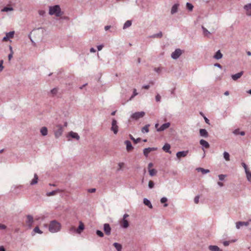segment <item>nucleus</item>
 <instances>
[{"instance_id":"f704fd0d","label":"nucleus","mask_w":251,"mask_h":251,"mask_svg":"<svg viewBox=\"0 0 251 251\" xmlns=\"http://www.w3.org/2000/svg\"><path fill=\"white\" fill-rule=\"evenodd\" d=\"M14 9L12 7H4L3 9H1V12H8V11H13Z\"/></svg>"},{"instance_id":"dca6fc26","label":"nucleus","mask_w":251,"mask_h":251,"mask_svg":"<svg viewBox=\"0 0 251 251\" xmlns=\"http://www.w3.org/2000/svg\"><path fill=\"white\" fill-rule=\"evenodd\" d=\"M200 134L201 136L207 138L208 136V133L205 129H200Z\"/></svg>"},{"instance_id":"7c9ffc66","label":"nucleus","mask_w":251,"mask_h":251,"mask_svg":"<svg viewBox=\"0 0 251 251\" xmlns=\"http://www.w3.org/2000/svg\"><path fill=\"white\" fill-rule=\"evenodd\" d=\"M60 192V190L59 189H56V190L52 191L51 192L47 193V196H53V195H55L57 192Z\"/></svg>"},{"instance_id":"2f4dec72","label":"nucleus","mask_w":251,"mask_h":251,"mask_svg":"<svg viewBox=\"0 0 251 251\" xmlns=\"http://www.w3.org/2000/svg\"><path fill=\"white\" fill-rule=\"evenodd\" d=\"M150 126V125L149 124L146 125L145 126H144L143 127H142V130H141L142 132L143 133L149 132V127Z\"/></svg>"},{"instance_id":"f8f14e48","label":"nucleus","mask_w":251,"mask_h":251,"mask_svg":"<svg viewBox=\"0 0 251 251\" xmlns=\"http://www.w3.org/2000/svg\"><path fill=\"white\" fill-rule=\"evenodd\" d=\"M157 150L156 148H145L143 151V153L146 157H148L149 153L152 151Z\"/></svg>"},{"instance_id":"0e129e2a","label":"nucleus","mask_w":251,"mask_h":251,"mask_svg":"<svg viewBox=\"0 0 251 251\" xmlns=\"http://www.w3.org/2000/svg\"><path fill=\"white\" fill-rule=\"evenodd\" d=\"M111 28V26L110 25H106L104 27V29L105 30H108V29H109L110 28Z\"/></svg>"},{"instance_id":"cd10ccee","label":"nucleus","mask_w":251,"mask_h":251,"mask_svg":"<svg viewBox=\"0 0 251 251\" xmlns=\"http://www.w3.org/2000/svg\"><path fill=\"white\" fill-rule=\"evenodd\" d=\"M198 172H201L202 174H205L209 173L210 171L208 169H205L202 168H198L197 169Z\"/></svg>"},{"instance_id":"39448f33","label":"nucleus","mask_w":251,"mask_h":251,"mask_svg":"<svg viewBox=\"0 0 251 251\" xmlns=\"http://www.w3.org/2000/svg\"><path fill=\"white\" fill-rule=\"evenodd\" d=\"M182 53V50L179 49H177L172 53L171 57L173 59L176 60L180 57Z\"/></svg>"},{"instance_id":"20e7f679","label":"nucleus","mask_w":251,"mask_h":251,"mask_svg":"<svg viewBox=\"0 0 251 251\" xmlns=\"http://www.w3.org/2000/svg\"><path fill=\"white\" fill-rule=\"evenodd\" d=\"M145 115V113L144 111L137 112L133 113L131 115V118L135 120H137L143 117Z\"/></svg>"},{"instance_id":"423d86ee","label":"nucleus","mask_w":251,"mask_h":251,"mask_svg":"<svg viewBox=\"0 0 251 251\" xmlns=\"http://www.w3.org/2000/svg\"><path fill=\"white\" fill-rule=\"evenodd\" d=\"M111 125V130L114 134H116L118 132V126L117 125V122L115 119L112 120Z\"/></svg>"},{"instance_id":"864d4df0","label":"nucleus","mask_w":251,"mask_h":251,"mask_svg":"<svg viewBox=\"0 0 251 251\" xmlns=\"http://www.w3.org/2000/svg\"><path fill=\"white\" fill-rule=\"evenodd\" d=\"M155 100L157 102H159L161 100V96L158 94L155 96Z\"/></svg>"},{"instance_id":"393cba45","label":"nucleus","mask_w":251,"mask_h":251,"mask_svg":"<svg viewBox=\"0 0 251 251\" xmlns=\"http://www.w3.org/2000/svg\"><path fill=\"white\" fill-rule=\"evenodd\" d=\"M170 148H171V146H170V145L168 144V143H166L164 145V146L163 147V148L162 149L165 151H166V152H168V153H171V151H170Z\"/></svg>"},{"instance_id":"c9c22d12","label":"nucleus","mask_w":251,"mask_h":251,"mask_svg":"<svg viewBox=\"0 0 251 251\" xmlns=\"http://www.w3.org/2000/svg\"><path fill=\"white\" fill-rule=\"evenodd\" d=\"M130 138L132 140L134 143L137 144L141 141L140 138H138L137 139H135L131 135H129Z\"/></svg>"},{"instance_id":"bb28decb","label":"nucleus","mask_w":251,"mask_h":251,"mask_svg":"<svg viewBox=\"0 0 251 251\" xmlns=\"http://www.w3.org/2000/svg\"><path fill=\"white\" fill-rule=\"evenodd\" d=\"M40 132H41V134L44 136L47 135V134H48L47 128L45 126L42 127L40 129Z\"/></svg>"},{"instance_id":"0eeeda50","label":"nucleus","mask_w":251,"mask_h":251,"mask_svg":"<svg viewBox=\"0 0 251 251\" xmlns=\"http://www.w3.org/2000/svg\"><path fill=\"white\" fill-rule=\"evenodd\" d=\"M250 222H251V219H250L247 222H237L236 223V227L237 229H239L241 226H248Z\"/></svg>"},{"instance_id":"052dcab7","label":"nucleus","mask_w":251,"mask_h":251,"mask_svg":"<svg viewBox=\"0 0 251 251\" xmlns=\"http://www.w3.org/2000/svg\"><path fill=\"white\" fill-rule=\"evenodd\" d=\"M96 190L95 188H92V189H88V191L89 193H94L96 191Z\"/></svg>"},{"instance_id":"3c124183","label":"nucleus","mask_w":251,"mask_h":251,"mask_svg":"<svg viewBox=\"0 0 251 251\" xmlns=\"http://www.w3.org/2000/svg\"><path fill=\"white\" fill-rule=\"evenodd\" d=\"M162 70V68H160V67H158V68H154V71L155 72H156L158 74H160L161 71Z\"/></svg>"},{"instance_id":"69168bd1","label":"nucleus","mask_w":251,"mask_h":251,"mask_svg":"<svg viewBox=\"0 0 251 251\" xmlns=\"http://www.w3.org/2000/svg\"><path fill=\"white\" fill-rule=\"evenodd\" d=\"M129 217V215L127 214H125L123 216V219H126V218Z\"/></svg>"},{"instance_id":"13d9d810","label":"nucleus","mask_w":251,"mask_h":251,"mask_svg":"<svg viewBox=\"0 0 251 251\" xmlns=\"http://www.w3.org/2000/svg\"><path fill=\"white\" fill-rule=\"evenodd\" d=\"M214 66L215 67H217L220 69H222V66L219 63H217L214 64Z\"/></svg>"},{"instance_id":"f03ea898","label":"nucleus","mask_w":251,"mask_h":251,"mask_svg":"<svg viewBox=\"0 0 251 251\" xmlns=\"http://www.w3.org/2000/svg\"><path fill=\"white\" fill-rule=\"evenodd\" d=\"M49 14L50 15H55L56 17H59L62 15L61 8L58 5H55L53 6H50L49 8Z\"/></svg>"},{"instance_id":"7ed1b4c3","label":"nucleus","mask_w":251,"mask_h":251,"mask_svg":"<svg viewBox=\"0 0 251 251\" xmlns=\"http://www.w3.org/2000/svg\"><path fill=\"white\" fill-rule=\"evenodd\" d=\"M63 129L62 125H57L53 129L54 136L56 138H58L60 137L63 133Z\"/></svg>"},{"instance_id":"6e6552de","label":"nucleus","mask_w":251,"mask_h":251,"mask_svg":"<svg viewBox=\"0 0 251 251\" xmlns=\"http://www.w3.org/2000/svg\"><path fill=\"white\" fill-rule=\"evenodd\" d=\"M103 230L105 233L107 235H109L111 234V228L109 224H104L103 225Z\"/></svg>"},{"instance_id":"72a5a7b5","label":"nucleus","mask_w":251,"mask_h":251,"mask_svg":"<svg viewBox=\"0 0 251 251\" xmlns=\"http://www.w3.org/2000/svg\"><path fill=\"white\" fill-rule=\"evenodd\" d=\"M113 246L116 248L117 251L122 250V246L119 243H114L113 244Z\"/></svg>"},{"instance_id":"8fccbe9b","label":"nucleus","mask_w":251,"mask_h":251,"mask_svg":"<svg viewBox=\"0 0 251 251\" xmlns=\"http://www.w3.org/2000/svg\"><path fill=\"white\" fill-rule=\"evenodd\" d=\"M242 165L244 167L246 173L249 171L248 169L247 165L245 163L243 162L242 163Z\"/></svg>"},{"instance_id":"4468645a","label":"nucleus","mask_w":251,"mask_h":251,"mask_svg":"<svg viewBox=\"0 0 251 251\" xmlns=\"http://www.w3.org/2000/svg\"><path fill=\"white\" fill-rule=\"evenodd\" d=\"M243 75V72L241 71L237 74L231 75V78L233 80H237L240 78Z\"/></svg>"},{"instance_id":"b1692460","label":"nucleus","mask_w":251,"mask_h":251,"mask_svg":"<svg viewBox=\"0 0 251 251\" xmlns=\"http://www.w3.org/2000/svg\"><path fill=\"white\" fill-rule=\"evenodd\" d=\"M121 226L124 228H126L129 226V223L127 220L122 219Z\"/></svg>"},{"instance_id":"bf43d9fd","label":"nucleus","mask_w":251,"mask_h":251,"mask_svg":"<svg viewBox=\"0 0 251 251\" xmlns=\"http://www.w3.org/2000/svg\"><path fill=\"white\" fill-rule=\"evenodd\" d=\"M6 228V226H5L4 225L0 224V229H5Z\"/></svg>"},{"instance_id":"9b49d317","label":"nucleus","mask_w":251,"mask_h":251,"mask_svg":"<svg viewBox=\"0 0 251 251\" xmlns=\"http://www.w3.org/2000/svg\"><path fill=\"white\" fill-rule=\"evenodd\" d=\"M170 123L169 122L165 123L163 124L160 127L158 128H157V131L158 132H160L164 131V130L166 129L167 128H169L170 126Z\"/></svg>"},{"instance_id":"1a4fd4ad","label":"nucleus","mask_w":251,"mask_h":251,"mask_svg":"<svg viewBox=\"0 0 251 251\" xmlns=\"http://www.w3.org/2000/svg\"><path fill=\"white\" fill-rule=\"evenodd\" d=\"M244 9L246 11V15L248 16H251V3L244 5Z\"/></svg>"},{"instance_id":"603ef678","label":"nucleus","mask_w":251,"mask_h":251,"mask_svg":"<svg viewBox=\"0 0 251 251\" xmlns=\"http://www.w3.org/2000/svg\"><path fill=\"white\" fill-rule=\"evenodd\" d=\"M124 166V163L123 162L119 163L118 164L119 168L117 169V171H119L121 170L122 168Z\"/></svg>"},{"instance_id":"ddd939ff","label":"nucleus","mask_w":251,"mask_h":251,"mask_svg":"<svg viewBox=\"0 0 251 251\" xmlns=\"http://www.w3.org/2000/svg\"><path fill=\"white\" fill-rule=\"evenodd\" d=\"M79 225L78 228L76 229V232L78 234H80L84 229V226L81 221H79Z\"/></svg>"},{"instance_id":"9d476101","label":"nucleus","mask_w":251,"mask_h":251,"mask_svg":"<svg viewBox=\"0 0 251 251\" xmlns=\"http://www.w3.org/2000/svg\"><path fill=\"white\" fill-rule=\"evenodd\" d=\"M188 151H178L176 153V156L178 158H180L181 157H184L186 156L188 153Z\"/></svg>"},{"instance_id":"49530a36","label":"nucleus","mask_w":251,"mask_h":251,"mask_svg":"<svg viewBox=\"0 0 251 251\" xmlns=\"http://www.w3.org/2000/svg\"><path fill=\"white\" fill-rule=\"evenodd\" d=\"M154 184L152 181H151V180L149 181V184H148V186H149V188H150V189L153 188L154 187Z\"/></svg>"},{"instance_id":"4c0bfd02","label":"nucleus","mask_w":251,"mask_h":251,"mask_svg":"<svg viewBox=\"0 0 251 251\" xmlns=\"http://www.w3.org/2000/svg\"><path fill=\"white\" fill-rule=\"evenodd\" d=\"M223 155H224V157L226 161H229L230 160L229 154L227 152L225 151L223 153Z\"/></svg>"},{"instance_id":"de8ad7c7","label":"nucleus","mask_w":251,"mask_h":251,"mask_svg":"<svg viewBox=\"0 0 251 251\" xmlns=\"http://www.w3.org/2000/svg\"><path fill=\"white\" fill-rule=\"evenodd\" d=\"M226 176L225 175H219L218 176L219 180L221 181L224 180Z\"/></svg>"},{"instance_id":"412c9836","label":"nucleus","mask_w":251,"mask_h":251,"mask_svg":"<svg viewBox=\"0 0 251 251\" xmlns=\"http://www.w3.org/2000/svg\"><path fill=\"white\" fill-rule=\"evenodd\" d=\"M69 136L72 138L75 139L77 140H78L80 138L78 134L77 133L74 132L73 131H71L69 132Z\"/></svg>"},{"instance_id":"4be33fe9","label":"nucleus","mask_w":251,"mask_h":251,"mask_svg":"<svg viewBox=\"0 0 251 251\" xmlns=\"http://www.w3.org/2000/svg\"><path fill=\"white\" fill-rule=\"evenodd\" d=\"M143 203L145 205L148 206L150 208H152V205L150 201L148 199L144 198L143 200Z\"/></svg>"},{"instance_id":"a211bd4d","label":"nucleus","mask_w":251,"mask_h":251,"mask_svg":"<svg viewBox=\"0 0 251 251\" xmlns=\"http://www.w3.org/2000/svg\"><path fill=\"white\" fill-rule=\"evenodd\" d=\"M33 223V217L31 215H28L27 216V221L26 223L28 224V225L31 227L32 224Z\"/></svg>"},{"instance_id":"5701e85b","label":"nucleus","mask_w":251,"mask_h":251,"mask_svg":"<svg viewBox=\"0 0 251 251\" xmlns=\"http://www.w3.org/2000/svg\"><path fill=\"white\" fill-rule=\"evenodd\" d=\"M223 57V54L221 52L220 50H218L216 52V53L215 54V55H214L213 57L217 59V60H219V59H220L222 58Z\"/></svg>"},{"instance_id":"a18cd8bd","label":"nucleus","mask_w":251,"mask_h":251,"mask_svg":"<svg viewBox=\"0 0 251 251\" xmlns=\"http://www.w3.org/2000/svg\"><path fill=\"white\" fill-rule=\"evenodd\" d=\"M137 95H138V93L136 92V89H134L133 94L130 98L129 100H131L135 96H137Z\"/></svg>"},{"instance_id":"2eb2a0df","label":"nucleus","mask_w":251,"mask_h":251,"mask_svg":"<svg viewBox=\"0 0 251 251\" xmlns=\"http://www.w3.org/2000/svg\"><path fill=\"white\" fill-rule=\"evenodd\" d=\"M125 144L126 145V149L128 151H131L133 149V148L131 145V143L129 141H128V140L125 141Z\"/></svg>"},{"instance_id":"37998d69","label":"nucleus","mask_w":251,"mask_h":251,"mask_svg":"<svg viewBox=\"0 0 251 251\" xmlns=\"http://www.w3.org/2000/svg\"><path fill=\"white\" fill-rule=\"evenodd\" d=\"M33 231L36 232V233H39V234H41L42 233V231L39 229V227L38 226H36L34 229H33Z\"/></svg>"},{"instance_id":"5fc2aeb1","label":"nucleus","mask_w":251,"mask_h":251,"mask_svg":"<svg viewBox=\"0 0 251 251\" xmlns=\"http://www.w3.org/2000/svg\"><path fill=\"white\" fill-rule=\"evenodd\" d=\"M199 196H197L195 197V198H194V202L196 203H198L199 201Z\"/></svg>"},{"instance_id":"f3484780","label":"nucleus","mask_w":251,"mask_h":251,"mask_svg":"<svg viewBox=\"0 0 251 251\" xmlns=\"http://www.w3.org/2000/svg\"><path fill=\"white\" fill-rule=\"evenodd\" d=\"M200 144L205 148L208 149L209 148L210 145L205 140L203 139H201L200 141Z\"/></svg>"},{"instance_id":"c756f323","label":"nucleus","mask_w":251,"mask_h":251,"mask_svg":"<svg viewBox=\"0 0 251 251\" xmlns=\"http://www.w3.org/2000/svg\"><path fill=\"white\" fill-rule=\"evenodd\" d=\"M58 89L57 88H54L50 91V94L52 97L55 96L58 92Z\"/></svg>"},{"instance_id":"58836bf2","label":"nucleus","mask_w":251,"mask_h":251,"mask_svg":"<svg viewBox=\"0 0 251 251\" xmlns=\"http://www.w3.org/2000/svg\"><path fill=\"white\" fill-rule=\"evenodd\" d=\"M15 32L14 31H10L6 33V35L8 37V38H12L13 37Z\"/></svg>"},{"instance_id":"6ab92c4d","label":"nucleus","mask_w":251,"mask_h":251,"mask_svg":"<svg viewBox=\"0 0 251 251\" xmlns=\"http://www.w3.org/2000/svg\"><path fill=\"white\" fill-rule=\"evenodd\" d=\"M208 249L210 251H223L220 249L217 246L215 245H210L208 246Z\"/></svg>"},{"instance_id":"aec40b11","label":"nucleus","mask_w":251,"mask_h":251,"mask_svg":"<svg viewBox=\"0 0 251 251\" xmlns=\"http://www.w3.org/2000/svg\"><path fill=\"white\" fill-rule=\"evenodd\" d=\"M179 6V4L176 3L172 7L171 13L172 14H174L175 13L177 12L178 7Z\"/></svg>"},{"instance_id":"c03bdc74","label":"nucleus","mask_w":251,"mask_h":251,"mask_svg":"<svg viewBox=\"0 0 251 251\" xmlns=\"http://www.w3.org/2000/svg\"><path fill=\"white\" fill-rule=\"evenodd\" d=\"M96 234H97V235L98 236H100V237H102L104 236V234H103V232L101 231L100 230H97L96 231Z\"/></svg>"},{"instance_id":"680f3d73","label":"nucleus","mask_w":251,"mask_h":251,"mask_svg":"<svg viewBox=\"0 0 251 251\" xmlns=\"http://www.w3.org/2000/svg\"><path fill=\"white\" fill-rule=\"evenodd\" d=\"M229 241H226L223 242V245L225 246H228L229 245Z\"/></svg>"},{"instance_id":"f257e3e1","label":"nucleus","mask_w":251,"mask_h":251,"mask_svg":"<svg viewBox=\"0 0 251 251\" xmlns=\"http://www.w3.org/2000/svg\"><path fill=\"white\" fill-rule=\"evenodd\" d=\"M61 228L60 224L56 220H53L50 222L49 230L50 232L54 233L59 231Z\"/></svg>"},{"instance_id":"e433bc0d","label":"nucleus","mask_w":251,"mask_h":251,"mask_svg":"<svg viewBox=\"0 0 251 251\" xmlns=\"http://www.w3.org/2000/svg\"><path fill=\"white\" fill-rule=\"evenodd\" d=\"M167 201V199L166 197H163L160 200V202L161 203H165L164 204V207H167L168 205V203H166Z\"/></svg>"},{"instance_id":"79ce46f5","label":"nucleus","mask_w":251,"mask_h":251,"mask_svg":"<svg viewBox=\"0 0 251 251\" xmlns=\"http://www.w3.org/2000/svg\"><path fill=\"white\" fill-rule=\"evenodd\" d=\"M247 176V178L248 181H251V172L249 171L246 173Z\"/></svg>"},{"instance_id":"ea45409f","label":"nucleus","mask_w":251,"mask_h":251,"mask_svg":"<svg viewBox=\"0 0 251 251\" xmlns=\"http://www.w3.org/2000/svg\"><path fill=\"white\" fill-rule=\"evenodd\" d=\"M157 173V171L156 170L152 169H150L149 170V174L150 176H153L155 175Z\"/></svg>"},{"instance_id":"a19ab883","label":"nucleus","mask_w":251,"mask_h":251,"mask_svg":"<svg viewBox=\"0 0 251 251\" xmlns=\"http://www.w3.org/2000/svg\"><path fill=\"white\" fill-rule=\"evenodd\" d=\"M186 7L190 11H192L194 7L193 5L189 2L186 3Z\"/></svg>"},{"instance_id":"774afa93","label":"nucleus","mask_w":251,"mask_h":251,"mask_svg":"<svg viewBox=\"0 0 251 251\" xmlns=\"http://www.w3.org/2000/svg\"><path fill=\"white\" fill-rule=\"evenodd\" d=\"M0 251H5L4 248L3 246L0 247Z\"/></svg>"},{"instance_id":"c85d7f7f","label":"nucleus","mask_w":251,"mask_h":251,"mask_svg":"<svg viewBox=\"0 0 251 251\" xmlns=\"http://www.w3.org/2000/svg\"><path fill=\"white\" fill-rule=\"evenodd\" d=\"M132 22L130 20H128L125 22L123 26V29H126L131 25Z\"/></svg>"},{"instance_id":"4d7b16f0","label":"nucleus","mask_w":251,"mask_h":251,"mask_svg":"<svg viewBox=\"0 0 251 251\" xmlns=\"http://www.w3.org/2000/svg\"><path fill=\"white\" fill-rule=\"evenodd\" d=\"M13 52H10L8 56V60L10 61L11 58H12L13 57Z\"/></svg>"},{"instance_id":"e2e57ef3","label":"nucleus","mask_w":251,"mask_h":251,"mask_svg":"<svg viewBox=\"0 0 251 251\" xmlns=\"http://www.w3.org/2000/svg\"><path fill=\"white\" fill-rule=\"evenodd\" d=\"M103 47V46L102 45L98 46L97 48L98 50H100L102 49Z\"/></svg>"},{"instance_id":"09e8293b","label":"nucleus","mask_w":251,"mask_h":251,"mask_svg":"<svg viewBox=\"0 0 251 251\" xmlns=\"http://www.w3.org/2000/svg\"><path fill=\"white\" fill-rule=\"evenodd\" d=\"M202 30H203V33H204V34H205V35H208V34H210V32H209L208 30H207L206 29V28H205V27H204L203 26H202Z\"/></svg>"},{"instance_id":"473e14b6","label":"nucleus","mask_w":251,"mask_h":251,"mask_svg":"<svg viewBox=\"0 0 251 251\" xmlns=\"http://www.w3.org/2000/svg\"><path fill=\"white\" fill-rule=\"evenodd\" d=\"M162 33L161 31H160L159 33L153 34L151 36V38H161L162 37Z\"/></svg>"},{"instance_id":"a878e982","label":"nucleus","mask_w":251,"mask_h":251,"mask_svg":"<svg viewBox=\"0 0 251 251\" xmlns=\"http://www.w3.org/2000/svg\"><path fill=\"white\" fill-rule=\"evenodd\" d=\"M38 177L36 174H35L34 175L33 179L30 182V185H33L36 184L38 182Z\"/></svg>"},{"instance_id":"338daca9","label":"nucleus","mask_w":251,"mask_h":251,"mask_svg":"<svg viewBox=\"0 0 251 251\" xmlns=\"http://www.w3.org/2000/svg\"><path fill=\"white\" fill-rule=\"evenodd\" d=\"M143 88L145 89H148L150 88V85H144L143 86Z\"/></svg>"},{"instance_id":"6e6d98bb","label":"nucleus","mask_w":251,"mask_h":251,"mask_svg":"<svg viewBox=\"0 0 251 251\" xmlns=\"http://www.w3.org/2000/svg\"><path fill=\"white\" fill-rule=\"evenodd\" d=\"M76 229L74 226H72L70 228V231L71 232H76Z\"/></svg>"}]
</instances>
